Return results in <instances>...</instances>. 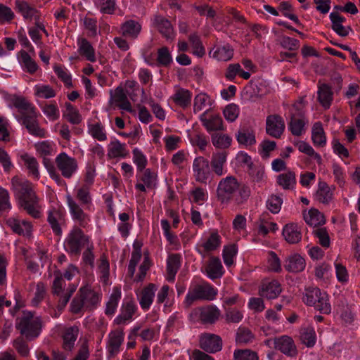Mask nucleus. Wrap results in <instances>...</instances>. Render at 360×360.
<instances>
[{
	"mask_svg": "<svg viewBox=\"0 0 360 360\" xmlns=\"http://www.w3.org/2000/svg\"><path fill=\"white\" fill-rule=\"evenodd\" d=\"M11 190L19 206L34 219L41 216V206L32 184L27 179L18 176L11 179Z\"/></svg>",
	"mask_w": 360,
	"mask_h": 360,
	"instance_id": "1",
	"label": "nucleus"
},
{
	"mask_svg": "<svg viewBox=\"0 0 360 360\" xmlns=\"http://www.w3.org/2000/svg\"><path fill=\"white\" fill-rule=\"evenodd\" d=\"M237 191L238 195L235 196L234 201L237 205H241L246 200V186L238 181L235 176H227L219 181L217 197L221 203L226 204L233 198Z\"/></svg>",
	"mask_w": 360,
	"mask_h": 360,
	"instance_id": "2",
	"label": "nucleus"
},
{
	"mask_svg": "<svg viewBox=\"0 0 360 360\" xmlns=\"http://www.w3.org/2000/svg\"><path fill=\"white\" fill-rule=\"evenodd\" d=\"M102 294L91 287L85 285L79 288L70 304V310L78 314L82 310H93L101 302Z\"/></svg>",
	"mask_w": 360,
	"mask_h": 360,
	"instance_id": "3",
	"label": "nucleus"
},
{
	"mask_svg": "<svg viewBox=\"0 0 360 360\" xmlns=\"http://www.w3.org/2000/svg\"><path fill=\"white\" fill-rule=\"evenodd\" d=\"M302 301L306 305L313 307L321 314L328 315L331 312L328 294L317 287L307 288L303 294Z\"/></svg>",
	"mask_w": 360,
	"mask_h": 360,
	"instance_id": "4",
	"label": "nucleus"
},
{
	"mask_svg": "<svg viewBox=\"0 0 360 360\" xmlns=\"http://www.w3.org/2000/svg\"><path fill=\"white\" fill-rule=\"evenodd\" d=\"M217 295V289L210 283L203 282L200 284H195L190 286L184 301L185 308H189L198 300H213Z\"/></svg>",
	"mask_w": 360,
	"mask_h": 360,
	"instance_id": "5",
	"label": "nucleus"
},
{
	"mask_svg": "<svg viewBox=\"0 0 360 360\" xmlns=\"http://www.w3.org/2000/svg\"><path fill=\"white\" fill-rule=\"evenodd\" d=\"M302 99L295 103L289 111L290 122H288V129L291 134L296 136H300L305 133V125L308 124V120L304 115L303 111Z\"/></svg>",
	"mask_w": 360,
	"mask_h": 360,
	"instance_id": "6",
	"label": "nucleus"
},
{
	"mask_svg": "<svg viewBox=\"0 0 360 360\" xmlns=\"http://www.w3.org/2000/svg\"><path fill=\"white\" fill-rule=\"evenodd\" d=\"M86 245H89V237L81 229L74 226L65 240L66 250L72 255H78Z\"/></svg>",
	"mask_w": 360,
	"mask_h": 360,
	"instance_id": "7",
	"label": "nucleus"
},
{
	"mask_svg": "<svg viewBox=\"0 0 360 360\" xmlns=\"http://www.w3.org/2000/svg\"><path fill=\"white\" fill-rule=\"evenodd\" d=\"M278 229L277 224L271 221L268 214H264L253 224L252 241L257 243L261 240L259 236L265 237L269 233H275Z\"/></svg>",
	"mask_w": 360,
	"mask_h": 360,
	"instance_id": "8",
	"label": "nucleus"
},
{
	"mask_svg": "<svg viewBox=\"0 0 360 360\" xmlns=\"http://www.w3.org/2000/svg\"><path fill=\"white\" fill-rule=\"evenodd\" d=\"M191 316L203 324H212L218 320L220 311L216 306L210 304L194 309Z\"/></svg>",
	"mask_w": 360,
	"mask_h": 360,
	"instance_id": "9",
	"label": "nucleus"
},
{
	"mask_svg": "<svg viewBox=\"0 0 360 360\" xmlns=\"http://www.w3.org/2000/svg\"><path fill=\"white\" fill-rule=\"evenodd\" d=\"M17 328L27 338H36L39 335V323L31 313H27L20 319Z\"/></svg>",
	"mask_w": 360,
	"mask_h": 360,
	"instance_id": "10",
	"label": "nucleus"
},
{
	"mask_svg": "<svg viewBox=\"0 0 360 360\" xmlns=\"http://www.w3.org/2000/svg\"><path fill=\"white\" fill-rule=\"evenodd\" d=\"M56 163L62 176L66 179H70L78 167L76 159L68 156L65 153L57 155Z\"/></svg>",
	"mask_w": 360,
	"mask_h": 360,
	"instance_id": "11",
	"label": "nucleus"
},
{
	"mask_svg": "<svg viewBox=\"0 0 360 360\" xmlns=\"http://www.w3.org/2000/svg\"><path fill=\"white\" fill-rule=\"evenodd\" d=\"M282 292V287L276 279L265 278L262 281L259 287L258 294L260 297L268 300L277 298Z\"/></svg>",
	"mask_w": 360,
	"mask_h": 360,
	"instance_id": "12",
	"label": "nucleus"
},
{
	"mask_svg": "<svg viewBox=\"0 0 360 360\" xmlns=\"http://www.w3.org/2000/svg\"><path fill=\"white\" fill-rule=\"evenodd\" d=\"M193 170L195 180L198 182L205 184L211 176L210 162L204 157L199 156L194 159Z\"/></svg>",
	"mask_w": 360,
	"mask_h": 360,
	"instance_id": "13",
	"label": "nucleus"
},
{
	"mask_svg": "<svg viewBox=\"0 0 360 360\" xmlns=\"http://www.w3.org/2000/svg\"><path fill=\"white\" fill-rule=\"evenodd\" d=\"M66 200L72 219L77 221L80 226L86 227L89 221V217L84 212V207L70 195H66Z\"/></svg>",
	"mask_w": 360,
	"mask_h": 360,
	"instance_id": "14",
	"label": "nucleus"
},
{
	"mask_svg": "<svg viewBox=\"0 0 360 360\" xmlns=\"http://www.w3.org/2000/svg\"><path fill=\"white\" fill-rule=\"evenodd\" d=\"M285 125L283 117L278 115H271L266 117V132L275 139H279L285 131Z\"/></svg>",
	"mask_w": 360,
	"mask_h": 360,
	"instance_id": "15",
	"label": "nucleus"
},
{
	"mask_svg": "<svg viewBox=\"0 0 360 360\" xmlns=\"http://www.w3.org/2000/svg\"><path fill=\"white\" fill-rule=\"evenodd\" d=\"M200 347L207 353H216L222 348V340L219 335L205 333L200 338Z\"/></svg>",
	"mask_w": 360,
	"mask_h": 360,
	"instance_id": "16",
	"label": "nucleus"
},
{
	"mask_svg": "<svg viewBox=\"0 0 360 360\" xmlns=\"http://www.w3.org/2000/svg\"><path fill=\"white\" fill-rule=\"evenodd\" d=\"M200 120L208 132L224 129L222 118L217 114H210V110L200 115Z\"/></svg>",
	"mask_w": 360,
	"mask_h": 360,
	"instance_id": "17",
	"label": "nucleus"
},
{
	"mask_svg": "<svg viewBox=\"0 0 360 360\" xmlns=\"http://www.w3.org/2000/svg\"><path fill=\"white\" fill-rule=\"evenodd\" d=\"M228 153L225 150L214 152L210 162L211 171L217 176H221L226 173L225 166Z\"/></svg>",
	"mask_w": 360,
	"mask_h": 360,
	"instance_id": "18",
	"label": "nucleus"
},
{
	"mask_svg": "<svg viewBox=\"0 0 360 360\" xmlns=\"http://www.w3.org/2000/svg\"><path fill=\"white\" fill-rule=\"evenodd\" d=\"M275 349L288 356H295L297 350L292 338L282 335L274 339Z\"/></svg>",
	"mask_w": 360,
	"mask_h": 360,
	"instance_id": "19",
	"label": "nucleus"
},
{
	"mask_svg": "<svg viewBox=\"0 0 360 360\" xmlns=\"http://www.w3.org/2000/svg\"><path fill=\"white\" fill-rule=\"evenodd\" d=\"M157 289V286L155 284L150 283L143 288L137 295L139 304L143 310L147 311L150 309Z\"/></svg>",
	"mask_w": 360,
	"mask_h": 360,
	"instance_id": "20",
	"label": "nucleus"
},
{
	"mask_svg": "<svg viewBox=\"0 0 360 360\" xmlns=\"http://www.w3.org/2000/svg\"><path fill=\"white\" fill-rule=\"evenodd\" d=\"M220 245V236L217 233H212L208 239L203 243L197 245L196 251L202 257L217 250Z\"/></svg>",
	"mask_w": 360,
	"mask_h": 360,
	"instance_id": "21",
	"label": "nucleus"
},
{
	"mask_svg": "<svg viewBox=\"0 0 360 360\" xmlns=\"http://www.w3.org/2000/svg\"><path fill=\"white\" fill-rule=\"evenodd\" d=\"M317 99L320 104L326 109L330 108L333 100L332 87L324 83H318Z\"/></svg>",
	"mask_w": 360,
	"mask_h": 360,
	"instance_id": "22",
	"label": "nucleus"
},
{
	"mask_svg": "<svg viewBox=\"0 0 360 360\" xmlns=\"http://www.w3.org/2000/svg\"><path fill=\"white\" fill-rule=\"evenodd\" d=\"M282 234L285 240L290 244L298 243L302 239L301 229L297 224L290 223L284 226Z\"/></svg>",
	"mask_w": 360,
	"mask_h": 360,
	"instance_id": "23",
	"label": "nucleus"
},
{
	"mask_svg": "<svg viewBox=\"0 0 360 360\" xmlns=\"http://www.w3.org/2000/svg\"><path fill=\"white\" fill-rule=\"evenodd\" d=\"M333 188L324 181H319L315 198L317 201L324 205H329L333 200Z\"/></svg>",
	"mask_w": 360,
	"mask_h": 360,
	"instance_id": "24",
	"label": "nucleus"
},
{
	"mask_svg": "<svg viewBox=\"0 0 360 360\" xmlns=\"http://www.w3.org/2000/svg\"><path fill=\"white\" fill-rule=\"evenodd\" d=\"M110 102L116 103L120 109L124 110L127 112L131 111V103L122 87L117 86L114 93H112V91H110Z\"/></svg>",
	"mask_w": 360,
	"mask_h": 360,
	"instance_id": "25",
	"label": "nucleus"
},
{
	"mask_svg": "<svg viewBox=\"0 0 360 360\" xmlns=\"http://www.w3.org/2000/svg\"><path fill=\"white\" fill-rule=\"evenodd\" d=\"M6 224L14 233L18 235L30 236L31 234L32 226L28 221H20L15 218H9L6 220Z\"/></svg>",
	"mask_w": 360,
	"mask_h": 360,
	"instance_id": "26",
	"label": "nucleus"
},
{
	"mask_svg": "<svg viewBox=\"0 0 360 360\" xmlns=\"http://www.w3.org/2000/svg\"><path fill=\"white\" fill-rule=\"evenodd\" d=\"M141 31V25L134 20H129L122 24L120 32L123 37L135 39Z\"/></svg>",
	"mask_w": 360,
	"mask_h": 360,
	"instance_id": "27",
	"label": "nucleus"
},
{
	"mask_svg": "<svg viewBox=\"0 0 360 360\" xmlns=\"http://www.w3.org/2000/svg\"><path fill=\"white\" fill-rule=\"evenodd\" d=\"M17 11L20 13L24 19L28 20H37L39 18V11L37 8L27 1L17 0L15 1Z\"/></svg>",
	"mask_w": 360,
	"mask_h": 360,
	"instance_id": "28",
	"label": "nucleus"
},
{
	"mask_svg": "<svg viewBox=\"0 0 360 360\" xmlns=\"http://www.w3.org/2000/svg\"><path fill=\"white\" fill-rule=\"evenodd\" d=\"M22 123L31 134L39 137L45 136L46 131L39 126L35 112L34 114L23 115Z\"/></svg>",
	"mask_w": 360,
	"mask_h": 360,
	"instance_id": "29",
	"label": "nucleus"
},
{
	"mask_svg": "<svg viewBox=\"0 0 360 360\" xmlns=\"http://www.w3.org/2000/svg\"><path fill=\"white\" fill-rule=\"evenodd\" d=\"M47 221L51 226L53 232L56 236H61L62 229L60 226L64 221L63 214L56 209L50 210L48 212Z\"/></svg>",
	"mask_w": 360,
	"mask_h": 360,
	"instance_id": "30",
	"label": "nucleus"
},
{
	"mask_svg": "<svg viewBox=\"0 0 360 360\" xmlns=\"http://www.w3.org/2000/svg\"><path fill=\"white\" fill-rule=\"evenodd\" d=\"M305 265L304 259L300 255L295 254L286 259L284 268L289 272L298 273L304 269Z\"/></svg>",
	"mask_w": 360,
	"mask_h": 360,
	"instance_id": "31",
	"label": "nucleus"
},
{
	"mask_svg": "<svg viewBox=\"0 0 360 360\" xmlns=\"http://www.w3.org/2000/svg\"><path fill=\"white\" fill-rule=\"evenodd\" d=\"M155 25L161 34L167 40L173 39L174 32L171 22L165 18L158 15L155 18Z\"/></svg>",
	"mask_w": 360,
	"mask_h": 360,
	"instance_id": "32",
	"label": "nucleus"
},
{
	"mask_svg": "<svg viewBox=\"0 0 360 360\" xmlns=\"http://www.w3.org/2000/svg\"><path fill=\"white\" fill-rule=\"evenodd\" d=\"M206 273L207 276L212 280L222 276L224 274L223 266L219 258L214 257L210 258L206 266Z\"/></svg>",
	"mask_w": 360,
	"mask_h": 360,
	"instance_id": "33",
	"label": "nucleus"
},
{
	"mask_svg": "<svg viewBox=\"0 0 360 360\" xmlns=\"http://www.w3.org/2000/svg\"><path fill=\"white\" fill-rule=\"evenodd\" d=\"M79 334L77 326H72L64 330L63 334V347L67 351H71L75 347V342Z\"/></svg>",
	"mask_w": 360,
	"mask_h": 360,
	"instance_id": "34",
	"label": "nucleus"
},
{
	"mask_svg": "<svg viewBox=\"0 0 360 360\" xmlns=\"http://www.w3.org/2000/svg\"><path fill=\"white\" fill-rule=\"evenodd\" d=\"M123 340L124 333L122 330H116L110 333L108 335V350L111 355L118 352Z\"/></svg>",
	"mask_w": 360,
	"mask_h": 360,
	"instance_id": "35",
	"label": "nucleus"
},
{
	"mask_svg": "<svg viewBox=\"0 0 360 360\" xmlns=\"http://www.w3.org/2000/svg\"><path fill=\"white\" fill-rule=\"evenodd\" d=\"M181 257L179 254H173L169 256L167 262V279L169 282H173L175 276L181 266Z\"/></svg>",
	"mask_w": 360,
	"mask_h": 360,
	"instance_id": "36",
	"label": "nucleus"
},
{
	"mask_svg": "<svg viewBox=\"0 0 360 360\" xmlns=\"http://www.w3.org/2000/svg\"><path fill=\"white\" fill-rule=\"evenodd\" d=\"M311 140L316 147H324L326 144V136L321 122H315L311 130Z\"/></svg>",
	"mask_w": 360,
	"mask_h": 360,
	"instance_id": "37",
	"label": "nucleus"
},
{
	"mask_svg": "<svg viewBox=\"0 0 360 360\" xmlns=\"http://www.w3.org/2000/svg\"><path fill=\"white\" fill-rule=\"evenodd\" d=\"M276 182L284 190H292L296 185L295 173L292 171H288L280 174L277 176Z\"/></svg>",
	"mask_w": 360,
	"mask_h": 360,
	"instance_id": "38",
	"label": "nucleus"
},
{
	"mask_svg": "<svg viewBox=\"0 0 360 360\" xmlns=\"http://www.w3.org/2000/svg\"><path fill=\"white\" fill-rule=\"evenodd\" d=\"M21 159L28 170L29 175L32 176L34 179L38 180L40 177V174L39 171V163L37 159L27 153L22 155Z\"/></svg>",
	"mask_w": 360,
	"mask_h": 360,
	"instance_id": "39",
	"label": "nucleus"
},
{
	"mask_svg": "<svg viewBox=\"0 0 360 360\" xmlns=\"http://www.w3.org/2000/svg\"><path fill=\"white\" fill-rule=\"evenodd\" d=\"M78 52L90 62H95L96 60L94 49L90 42L84 38L78 39Z\"/></svg>",
	"mask_w": 360,
	"mask_h": 360,
	"instance_id": "40",
	"label": "nucleus"
},
{
	"mask_svg": "<svg viewBox=\"0 0 360 360\" xmlns=\"http://www.w3.org/2000/svg\"><path fill=\"white\" fill-rule=\"evenodd\" d=\"M127 155L126 144L118 140L111 141L108 146V155L110 158H124Z\"/></svg>",
	"mask_w": 360,
	"mask_h": 360,
	"instance_id": "41",
	"label": "nucleus"
},
{
	"mask_svg": "<svg viewBox=\"0 0 360 360\" xmlns=\"http://www.w3.org/2000/svg\"><path fill=\"white\" fill-rule=\"evenodd\" d=\"M13 105L19 110L23 115L34 114L35 108L24 97L14 96L12 99Z\"/></svg>",
	"mask_w": 360,
	"mask_h": 360,
	"instance_id": "42",
	"label": "nucleus"
},
{
	"mask_svg": "<svg viewBox=\"0 0 360 360\" xmlns=\"http://www.w3.org/2000/svg\"><path fill=\"white\" fill-rule=\"evenodd\" d=\"M192 94L187 89H179L176 91L172 98L176 105L186 108L191 103Z\"/></svg>",
	"mask_w": 360,
	"mask_h": 360,
	"instance_id": "43",
	"label": "nucleus"
},
{
	"mask_svg": "<svg viewBox=\"0 0 360 360\" xmlns=\"http://www.w3.org/2000/svg\"><path fill=\"white\" fill-rule=\"evenodd\" d=\"M121 298V290L119 287H114L112 292L110 296L109 300L106 304L105 313L108 316L115 314L118 305V302Z\"/></svg>",
	"mask_w": 360,
	"mask_h": 360,
	"instance_id": "44",
	"label": "nucleus"
},
{
	"mask_svg": "<svg viewBox=\"0 0 360 360\" xmlns=\"http://www.w3.org/2000/svg\"><path fill=\"white\" fill-rule=\"evenodd\" d=\"M20 62L22 68L30 74H34L38 70V65L30 55L25 51L19 52Z\"/></svg>",
	"mask_w": 360,
	"mask_h": 360,
	"instance_id": "45",
	"label": "nucleus"
},
{
	"mask_svg": "<svg viewBox=\"0 0 360 360\" xmlns=\"http://www.w3.org/2000/svg\"><path fill=\"white\" fill-rule=\"evenodd\" d=\"M249 87L251 89V97L262 96L269 91L266 82L260 79H253L250 81Z\"/></svg>",
	"mask_w": 360,
	"mask_h": 360,
	"instance_id": "46",
	"label": "nucleus"
},
{
	"mask_svg": "<svg viewBox=\"0 0 360 360\" xmlns=\"http://www.w3.org/2000/svg\"><path fill=\"white\" fill-rule=\"evenodd\" d=\"M136 311V306L133 302H128L123 305L121 314L116 317L115 321L117 324H122L132 318Z\"/></svg>",
	"mask_w": 360,
	"mask_h": 360,
	"instance_id": "47",
	"label": "nucleus"
},
{
	"mask_svg": "<svg viewBox=\"0 0 360 360\" xmlns=\"http://www.w3.org/2000/svg\"><path fill=\"white\" fill-rule=\"evenodd\" d=\"M76 198L84 209L89 208L92 204L89 188L86 186H84L77 190Z\"/></svg>",
	"mask_w": 360,
	"mask_h": 360,
	"instance_id": "48",
	"label": "nucleus"
},
{
	"mask_svg": "<svg viewBox=\"0 0 360 360\" xmlns=\"http://www.w3.org/2000/svg\"><path fill=\"white\" fill-rule=\"evenodd\" d=\"M306 223L314 227L325 223L323 215L316 209H311L304 217Z\"/></svg>",
	"mask_w": 360,
	"mask_h": 360,
	"instance_id": "49",
	"label": "nucleus"
},
{
	"mask_svg": "<svg viewBox=\"0 0 360 360\" xmlns=\"http://www.w3.org/2000/svg\"><path fill=\"white\" fill-rule=\"evenodd\" d=\"M298 150L308 156L311 157L319 165L322 164V158L320 154L315 152L314 148L307 142L300 141L295 143Z\"/></svg>",
	"mask_w": 360,
	"mask_h": 360,
	"instance_id": "50",
	"label": "nucleus"
},
{
	"mask_svg": "<svg viewBox=\"0 0 360 360\" xmlns=\"http://www.w3.org/2000/svg\"><path fill=\"white\" fill-rule=\"evenodd\" d=\"M300 340L308 347H312L316 341V335L313 328H304L300 331Z\"/></svg>",
	"mask_w": 360,
	"mask_h": 360,
	"instance_id": "51",
	"label": "nucleus"
},
{
	"mask_svg": "<svg viewBox=\"0 0 360 360\" xmlns=\"http://www.w3.org/2000/svg\"><path fill=\"white\" fill-rule=\"evenodd\" d=\"M188 40L193 48V54L201 58L205 54V49L200 37L196 33L191 34Z\"/></svg>",
	"mask_w": 360,
	"mask_h": 360,
	"instance_id": "52",
	"label": "nucleus"
},
{
	"mask_svg": "<svg viewBox=\"0 0 360 360\" xmlns=\"http://www.w3.org/2000/svg\"><path fill=\"white\" fill-rule=\"evenodd\" d=\"M233 55V51L229 45L219 46L213 53V57L218 60L227 61Z\"/></svg>",
	"mask_w": 360,
	"mask_h": 360,
	"instance_id": "53",
	"label": "nucleus"
},
{
	"mask_svg": "<svg viewBox=\"0 0 360 360\" xmlns=\"http://www.w3.org/2000/svg\"><path fill=\"white\" fill-rule=\"evenodd\" d=\"M231 138L226 134L215 133L212 135V143L217 148H228L231 146Z\"/></svg>",
	"mask_w": 360,
	"mask_h": 360,
	"instance_id": "54",
	"label": "nucleus"
},
{
	"mask_svg": "<svg viewBox=\"0 0 360 360\" xmlns=\"http://www.w3.org/2000/svg\"><path fill=\"white\" fill-rule=\"evenodd\" d=\"M276 148V143L274 141L264 139L259 146L258 153L262 159L266 160L270 157V153L275 150Z\"/></svg>",
	"mask_w": 360,
	"mask_h": 360,
	"instance_id": "55",
	"label": "nucleus"
},
{
	"mask_svg": "<svg viewBox=\"0 0 360 360\" xmlns=\"http://www.w3.org/2000/svg\"><path fill=\"white\" fill-rule=\"evenodd\" d=\"M89 133L94 139L99 141H104L107 139L104 127L99 122L89 125Z\"/></svg>",
	"mask_w": 360,
	"mask_h": 360,
	"instance_id": "56",
	"label": "nucleus"
},
{
	"mask_svg": "<svg viewBox=\"0 0 360 360\" xmlns=\"http://www.w3.org/2000/svg\"><path fill=\"white\" fill-rule=\"evenodd\" d=\"M34 94L42 98H51L56 96L55 90L49 85L37 84L34 86Z\"/></svg>",
	"mask_w": 360,
	"mask_h": 360,
	"instance_id": "57",
	"label": "nucleus"
},
{
	"mask_svg": "<svg viewBox=\"0 0 360 360\" xmlns=\"http://www.w3.org/2000/svg\"><path fill=\"white\" fill-rule=\"evenodd\" d=\"M55 278L53 283L52 291L54 295L57 296L59 299L61 295L65 292V281L63 276L59 271H56L54 274Z\"/></svg>",
	"mask_w": 360,
	"mask_h": 360,
	"instance_id": "58",
	"label": "nucleus"
},
{
	"mask_svg": "<svg viewBox=\"0 0 360 360\" xmlns=\"http://www.w3.org/2000/svg\"><path fill=\"white\" fill-rule=\"evenodd\" d=\"M283 199L277 195H271L266 200V207L273 214H277L280 212Z\"/></svg>",
	"mask_w": 360,
	"mask_h": 360,
	"instance_id": "59",
	"label": "nucleus"
},
{
	"mask_svg": "<svg viewBox=\"0 0 360 360\" xmlns=\"http://www.w3.org/2000/svg\"><path fill=\"white\" fill-rule=\"evenodd\" d=\"M314 236L319 239V244L324 248L330 246V241L328 233L325 227H319L313 231Z\"/></svg>",
	"mask_w": 360,
	"mask_h": 360,
	"instance_id": "60",
	"label": "nucleus"
},
{
	"mask_svg": "<svg viewBox=\"0 0 360 360\" xmlns=\"http://www.w3.org/2000/svg\"><path fill=\"white\" fill-rule=\"evenodd\" d=\"M278 10L286 18L295 22L296 24H300V20L297 16L290 12L293 11V8L290 1H282L278 6Z\"/></svg>",
	"mask_w": 360,
	"mask_h": 360,
	"instance_id": "61",
	"label": "nucleus"
},
{
	"mask_svg": "<svg viewBox=\"0 0 360 360\" xmlns=\"http://www.w3.org/2000/svg\"><path fill=\"white\" fill-rule=\"evenodd\" d=\"M75 290L76 286L75 285H70L68 288L65 289V292L58 300L57 308L58 311L63 310Z\"/></svg>",
	"mask_w": 360,
	"mask_h": 360,
	"instance_id": "62",
	"label": "nucleus"
},
{
	"mask_svg": "<svg viewBox=\"0 0 360 360\" xmlns=\"http://www.w3.org/2000/svg\"><path fill=\"white\" fill-rule=\"evenodd\" d=\"M157 60L160 65L165 67L172 62V57L167 47L163 46L158 50Z\"/></svg>",
	"mask_w": 360,
	"mask_h": 360,
	"instance_id": "63",
	"label": "nucleus"
},
{
	"mask_svg": "<svg viewBox=\"0 0 360 360\" xmlns=\"http://www.w3.org/2000/svg\"><path fill=\"white\" fill-rule=\"evenodd\" d=\"M96 5L103 14L111 15L115 11V0H98Z\"/></svg>",
	"mask_w": 360,
	"mask_h": 360,
	"instance_id": "64",
	"label": "nucleus"
}]
</instances>
